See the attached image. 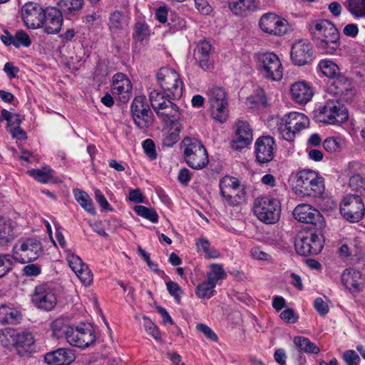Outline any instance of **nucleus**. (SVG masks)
<instances>
[{
  "mask_svg": "<svg viewBox=\"0 0 365 365\" xmlns=\"http://www.w3.org/2000/svg\"><path fill=\"white\" fill-rule=\"evenodd\" d=\"M308 29L317 47L322 53L337 55L340 49V34L333 23L325 19L312 20Z\"/></svg>",
  "mask_w": 365,
  "mask_h": 365,
  "instance_id": "f257e3e1",
  "label": "nucleus"
},
{
  "mask_svg": "<svg viewBox=\"0 0 365 365\" xmlns=\"http://www.w3.org/2000/svg\"><path fill=\"white\" fill-rule=\"evenodd\" d=\"M292 190L299 197L322 196L325 190L324 180L314 170L304 169L299 170L292 178Z\"/></svg>",
  "mask_w": 365,
  "mask_h": 365,
  "instance_id": "f03ea898",
  "label": "nucleus"
},
{
  "mask_svg": "<svg viewBox=\"0 0 365 365\" xmlns=\"http://www.w3.org/2000/svg\"><path fill=\"white\" fill-rule=\"evenodd\" d=\"M253 212L260 221L266 224H274L280 217V200L269 195L258 197L254 201Z\"/></svg>",
  "mask_w": 365,
  "mask_h": 365,
  "instance_id": "7ed1b4c3",
  "label": "nucleus"
},
{
  "mask_svg": "<svg viewBox=\"0 0 365 365\" xmlns=\"http://www.w3.org/2000/svg\"><path fill=\"white\" fill-rule=\"evenodd\" d=\"M150 102L152 108L155 111L157 115L164 122L168 123V121H178L181 115L179 108L173 103L166 95V93L153 90L149 95Z\"/></svg>",
  "mask_w": 365,
  "mask_h": 365,
  "instance_id": "20e7f679",
  "label": "nucleus"
},
{
  "mask_svg": "<svg viewBox=\"0 0 365 365\" xmlns=\"http://www.w3.org/2000/svg\"><path fill=\"white\" fill-rule=\"evenodd\" d=\"M317 67L324 76L334 81L333 86L336 89L334 93L340 96L343 100L348 101L349 97L346 96L352 93L350 83L341 74L338 65L331 60L324 58L319 61Z\"/></svg>",
  "mask_w": 365,
  "mask_h": 365,
  "instance_id": "39448f33",
  "label": "nucleus"
},
{
  "mask_svg": "<svg viewBox=\"0 0 365 365\" xmlns=\"http://www.w3.org/2000/svg\"><path fill=\"white\" fill-rule=\"evenodd\" d=\"M309 125V119L306 115L299 112H290L280 119L277 126L280 136L292 142L296 135Z\"/></svg>",
  "mask_w": 365,
  "mask_h": 365,
  "instance_id": "423d86ee",
  "label": "nucleus"
},
{
  "mask_svg": "<svg viewBox=\"0 0 365 365\" xmlns=\"http://www.w3.org/2000/svg\"><path fill=\"white\" fill-rule=\"evenodd\" d=\"M186 163L192 168L200 170L208 163V155L204 145L196 138L186 137L182 142Z\"/></svg>",
  "mask_w": 365,
  "mask_h": 365,
  "instance_id": "0eeeda50",
  "label": "nucleus"
},
{
  "mask_svg": "<svg viewBox=\"0 0 365 365\" xmlns=\"http://www.w3.org/2000/svg\"><path fill=\"white\" fill-rule=\"evenodd\" d=\"M258 70L264 76L273 81L282 80L284 68L279 56L273 52H259L256 54Z\"/></svg>",
  "mask_w": 365,
  "mask_h": 365,
  "instance_id": "6e6552de",
  "label": "nucleus"
},
{
  "mask_svg": "<svg viewBox=\"0 0 365 365\" xmlns=\"http://www.w3.org/2000/svg\"><path fill=\"white\" fill-rule=\"evenodd\" d=\"M158 84L170 99H178L183 91L180 74L173 68H161L156 74Z\"/></svg>",
  "mask_w": 365,
  "mask_h": 365,
  "instance_id": "1a4fd4ad",
  "label": "nucleus"
},
{
  "mask_svg": "<svg viewBox=\"0 0 365 365\" xmlns=\"http://www.w3.org/2000/svg\"><path fill=\"white\" fill-rule=\"evenodd\" d=\"M317 120L326 124L345 122L349 117L346 108L338 101H328L324 106L314 110Z\"/></svg>",
  "mask_w": 365,
  "mask_h": 365,
  "instance_id": "9d476101",
  "label": "nucleus"
},
{
  "mask_svg": "<svg viewBox=\"0 0 365 365\" xmlns=\"http://www.w3.org/2000/svg\"><path fill=\"white\" fill-rule=\"evenodd\" d=\"M42 252V246L36 239H26L16 243L12 250L13 259L19 263L25 264L36 259Z\"/></svg>",
  "mask_w": 365,
  "mask_h": 365,
  "instance_id": "9b49d317",
  "label": "nucleus"
},
{
  "mask_svg": "<svg viewBox=\"0 0 365 365\" xmlns=\"http://www.w3.org/2000/svg\"><path fill=\"white\" fill-rule=\"evenodd\" d=\"M96 339L95 331L92 325L82 322L78 324H72L66 341L73 346L84 349L93 344Z\"/></svg>",
  "mask_w": 365,
  "mask_h": 365,
  "instance_id": "f8f14e48",
  "label": "nucleus"
},
{
  "mask_svg": "<svg viewBox=\"0 0 365 365\" xmlns=\"http://www.w3.org/2000/svg\"><path fill=\"white\" fill-rule=\"evenodd\" d=\"M365 207L360 196L347 195L340 203V214L346 220L354 223L359 222L364 216Z\"/></svg>",
  "mask_w": 365,
  "mask_h": 365,
  "instance_id": "ddd939ff",
  "label": "nucleus"
},
{
  "mask_svg": "<svg viewBox=\"0 0 365 365\" xmlns=\"http://www.w3.org/2000/svg\"><path fill=\"white\" fill-rule=\"evenodd\" d=\"M220 193L224 200L230 205H235L245 198L244 188L236 178L226 175L220 182Z\"/></svg>",
  "mask_w": 365,
  "mask_h": 365,
  "instance_id": "4468645a",
  "label": "nucleus"
},
{
  "mask_svg": "<svg viewBox=\"0 0 365 365\" xmlns=\"http://www.w3.org/2000/svg\"><path fill=\"white\" fill-rule=\"evenodd\" d=\"M31 302L38 309L52 310L57 302L53 288L48 284H41L35 287L31 295Z\"/></svg>",
  "mask_w": 365,
  "mask_h": 365,
  "instance_id": "2eb2a0df",
  "label": "nucleus"
},
{
  "mask_svg": "<svg viewBox=\"0 0 365 365\" xmlns=\"http://www.w3.org/2000/svg\"><path fill=\"white\" fill-rule=\"evenodd\" d=\"M260 29L265 34L272 36H282L287 31V20L274 13L263 14L259 21Z\"/></svg>",
  "mask_w": 365,
  "mask_h": 365,
  "instance_id": "dca6fc26",
  "label": "nucleus"
},
{
  "mask_svg": "<svg viewBox=\"0 0 365 365\" xmlns=\"http://www.w3.org/2000/svg\"><path fill=\"white\" fill-rule=\"evenodd\" d=\"M293 215L297 221L314 225L317 229H322L324 225L320 212L309 204L298 205L293 211Z\"/></svg>",
  "mask_w": 365,
  "mask_h": 365,
  "instance_id": "f3484780",
  "label": "nucleus"
},
{
  "mask_svg": "<svg viewBox=\"0 0 365 365\" xmlns=\"http://www.w3.org/2000/svg\"><path fill=\"white\" fill-rule=\"evenodd\" d=\"M290 58L297 66H304L313 60V48L312 43L307 39L296 41L292 46Z\"/></svg>",
  "mask_w": 365,
  "mask_h": 365,
  "instance_id": "a211bd4d",
  "label": "nucleus"
},
{
  "mask_svg": "<svg viewBox=\"0 0 365 365\" xmlns=\"http://www.w3.org/2000/svg\"><path fill=\"white\" fill-rule=\"evenodd\" d=\"M341 282L344 289L352 294L362 292L365 287L363 273L355 268L345 269L341 274Z\"/></svg>",
  "mask_w": 365,
  "mask_h": 365,
  "instance_id": "6ab92c4d",
  "label": "nucleus"
},
{
  "mask_svg": "<svg viewBox=\"0 0 365 365\" xmlns=\"http://www.w3.org/2000/svg\"><path fill=\"white\" fill-rule=\"evenodd\" d=\"M294 245L297 252L300 255H317L324 247V240L322 235L314 233L296 240Z\"/></svg>",
  "mask_w": 365,
  "mask_h": 365,
  "instance_id": "aec40b11",
  "label": "nucleus"
},
{
  "mask_svg": "<svg viewBox=\"0 0 365 365\" xmlns=\"http://www.w3.org/2000/svg\"><path fill=\"white\" fill-rule=\"evenodd\" d=\"M44 11L45 9L36 3L25 4L21 9V16L26 26L31 29H40Z\"/></svg>",
  "mask_w": 365,
  "mask_h": 365,
  "instance_id": "412c9836",
  "label": "nucleus"
},
{
  "mask_svg": "<svg viewBox=\"0 0 365 365\" xmlns=\"http://www.w3.org/2000/svg\"><path fill=\"white\" fill-rule=\"evenodd\" d=\"M65 257L70 268L81 282L86 285L90 284L93 280V274L81 257L76 255L73 250H67Z\"/></svg>",
  "mask_w": 365,
  "mask_h": 365,
  "instance_id": "4be33fe9",
  "label": "nucleus"
},
{
  "mask_svg": "<svg viewBox=\"0 0 365 365\" xmlns=\"http://www.w3.org/2000/svg\"><path fill=\"white\" fill-rule=\"evenodd\" d=\"M41 29L47 34H58L63 26V18L61 11L56 7H48L45 9Z\"/></svg>",
  "mask_w": 365,
  "mask_h": 365,
  "instance_id": "5701e85b",
  "label": "nucleus"
},
{
  "mask_svg": "<svg viewBox=\"0 0 365 365\" xmlns=\"http://www.w3.org/2000/svg\"><path fill=\"white\" fill-rule=\"evenodd\" d=\"M274 140L271 136H261L255 143V153L257 160L259 163L270 162L274 155L276 149Z\"/></svg>",
  "mask_w": 365,
  "mask_h": 365,
  "instance_id": "b1692460",
  "label": "nucleus"
},
{
  "mask_svg": "<svg viewBox=\"0 0 365 365\" xmlns=\"http://www.w3.org/2000/svg\"><path fill=\"white\" fill-rule=\"evenodd\" d=\"M253 139L252 129L250 123L244 120L236 123V133L232 140L231 146L234 150H240L249 145Z\"/></svg>",
  "mask_w": 365,
  "mask_h": 365,
  "instance_id": "393cba45",
  "label": "nucleus"
},
{
  "mask_svg": "<svg viewBox=\"0 0 365 365\" xmlns=\"http://www.w3.org/2000/svg\"><path fill=\"white\" fill-rule=\"evenodd\" d=\"M132 83L123 73H118L113 77L112 93L120 102L126 103L132 95Z\"/></svg>",
  "mask_w": 365,
  "mask_h": 365,
  "instance_id": "a878e982",
  "label": "nucleus"
},
{
  "mask_svg": "<svg viewBox=\"0 0 365 365\" xmlns=\"http://www.w3.org/2000/svg\"><path fill=\"white\" fill-rule=\"evenodd\" d=\"M290 94L292 99L295 103L304 105L312 100L314 96V90L309 83L301 81L292 84Z\"/></svg>",
  "mask_w": 365,
  "mask_h": 365,
  "instance_id": "bb28decb",
  "label": "nucleus"
},
{
  "mask_svg": "<svg viewBox=\"0 0 365 365\" xmlns=\"http://www.w3.org/2000/svg\"><path fill=\"white\" fill-rule=\"evenodd\" d=\"M76 359L75 351L70 348H59L44 356L48 365H68Z\"/></svg>",
  "mask_w": 365,
  "mask_h": 365,
  "instance_id": "cd10ccee",
  "label": "nucleus"
},
{
  "mask_svg": "<svg viewBox=\"0 0 365 365\" xmlns=\"http://www.w3.org/2000/svg\"><path fill=\"white\" fill-rule=\"evenodd\" d=\"M259 0H229L228 7L231 12L237 16L245 17L256 11Z\"/></svg>",
  "mask_w": 365,
  "mask_h": 365,
  "instance_id": "c85d7f7f",
  "label": "nucleus"
},
{
  "mask_svg": "<svg viewBox=\"0 0 365 365\" xmlns=\"http://www.w3.org/2000/svg\"><path fill=\"white\" fill-rule=\"evenodd\" d=\"M211 45L209 42L200 41L195 51V58L198 66L204 71H210L213 68L212 62L210 61V54Z\"/></svg>",
  "mask_w": 365,
  "mask_h": 365,
  "instance_id": "c756f323",
  "label": "nucleus"
},
{
  "mask_svg": "<svg viewBox=\"0 0 365 365\" xmlns=\"http://www.w3.org/2000/svg\"><path fill=\"white\" fill-rule=\"evenodd\" d=\"M16 223L8 217L0 216V246H4L17 237Z\"/></svg>",
  "mask_w": 365,
  "mask_h": 365,
  "instance_id": "7c9ffc66",
  "label": "nucleus"
},
{
  "mask_svg": "<svg viewBox=\"0 0 365 365\" xmlns=\"http://www.w3.org/2000/svg\"><path fill=\"white\" fill-rule=\"evenodd\" d=\"M150 35L148 25L144 21H138L134 27L133 34V48H137L138 45H144L148 43Z\"/></svg>",
  "mask_w": 365,
  "mask_h": 365,
  "instance_id": "2f4dec72",
  "label": "nucleus"
},
{
  "mask_svg": "<svg viewBox=\"0 0 365 365\" xmlns=\"http://www.w3.org/2000/svg\"><path fill=\"white\" fill-rule=\"evenodd\" d=\"M130 18L119 11H113L109 18L108 26L113 33H118L120 31L128 28Z\"/></svg>",
  "mask_w": 365,
  "mask_h": 365,
  "instance_id": "473e14b6",
  "label": "nucleus"
},
{
  "mask_svg": "<svg viewBox=\"0 0 365 365\" xmlns=\"http://www.w3.org/2000/svg\"><path fill=\"white\" fill-rule=\"evenodd\" d=\"M27 173L38 182L46 184L53 181L54 170L48 165H45L41 168L31 169L27 171Z\"/></svg>",
  "mask_w": 365,
  "mask_h": 365,
  "instance_id": "72a5a7b5",
  "label": "nucleus"
},
{
  "mask_svg": "<svg viewBox=\"0 0 365 365\" xmlns=\"http://www.w3.org/2000/svg\"><path fill=\"white\" fill-rule=\"evenodd\" d=\"M34 344V339L31 333L21 331L15 335L14 344L19 354L29 351L30 347Z\"/></svg>",
  "mask_w": 365,
  "mask_h": 365,
  "instance_id": "f704fd0d",
  "label": "nucleus"
},
{
  "mask_svg": "<svg viewBox=\"0 0 365 365\" xmlns=\"http://www.w3.org/2000/svg\"><path fill=\"white\" fill-rule=\"evenodd\" d=\"M73 194L75 200L85 211L92 215H96L92 199L86 192L78 188H74Z\"/></svg>",
  "mask_w": 365,
  "mask_h": 365,
  "instance_id": "c9c22d12",
  "label": "nucleus"
},
{
  "mask_svg": "<svg viewBox=\"0 0 365 365\" xmlns=\"http://www.w3.org/2000/svg\"><path fill=\"white\" fill-rule=\"evenodd\" d=\"M22 318V314L18 309L8 306L0 307V322L1 324H17Z\"/></svg>",
  "mask_w": 365,
  "mask_h": 365,
  "instance_id": "e433bc0d",
  "label": "nucleus"
},
{
  "mask_svg": "<svg viewBox=\"0 0 365 365\" xmlns=\"http://www.w3.org/2000/svg\"><path fill=\"white\" fill-rule=\"evenodd\" d=\"M227 274L221 264L212 263L209 266V270L206 274V279L215 287L219 281L226 279Z\"/></svg>",
  "mask_w": 365,
  "mask_h": 365,
  "instance_id": "4c0bfd02",
  "label": "nucleus"
},
{
  "mask_svg": "<svg viewBox=\"0 0 365 365\" xmlns=\"http://www.w3.org/2000/svg\"><path fill=\"white\" fill-rule=\"evenodd\" d=\"M344 6L355 19L365 18V0H346Z\"/></svg>",
  "mask_w": 365,
  "mask_h": 365,
  "instance_id": "58836bf2",
  "label": "nucleus"
},
{
  "mask_svg": "<svg viewBox=\"0 0 365 365\" xmlns=\"http://www.w3.org/2000/svg\"><path fill=\"white\" fill-rule=\"evenodd\" d=\"M294 344L300 352L317 354L320 351L319 347L304 336H295L294 338Z\"/></svg>",
  "mask_w": 365,
  "mask_h": 365,
  "instance_id": "ea45409f",
  "label": "nucleus"
},
{
  "mask_svg": "<svg viewBox=\"0 0 365 365\" xmlns=\"http://www.w3.org/2000/svg\"><path fill=\"white\" fill-rule=\"evenodd\" d=\"M212 119L219 123H225L228 119V103L210 105Z\"/></svg>",
  "mask_w": 365,
  "mask_h": 365,
  "instance_id": "a19ab883",
  "label": "nucleus"
},
{
  "mask_svg": "<svg viewBox=\"0 0 365 365\" xmlns=\"http://www.w3.org/2000/svg\"><path fill=\"white\" fill-rule=\"evenodd\" d=\"M210 105L228 103L227 93L224 88L220 86L212 87L207 93Z\"/></svg>",
  "mask_w": 365,
  "mask_h": 365,
  "instance_id": "79ce46f5",
  "label": "nucleus"
},
{
  "mask_svg": "<svg viewBox=\"0 0 365 365\" xmlns=\"http://www.w3.org/2000/svg\"><path fill=\"white\" fill-rule=\"evenodd\" d=\"M215 287L212 284L204 280L196 287L195 293L200 299H209L216 294Z\"/></svg>",
  "mask_w": 365,
  "mask_h": 365,
  "instance_id": "37998d69",
  "label": "nucleus"
},
{
  "mask_svg": "<svg viewBox=\"0 0 365 365\" xmlns=\"http://www.w3.org/2000/svg\"><path fill=\"white\" fill-rule=\"evenodd\" d=\"M72 325H70L63 318H57L51 323V329L53 335L57 338L64 336L66 339Z\"/></svg>",
  "mask_w": 365,
  "mask_h": 365,
  "instance_id": "c03bdc74",
  "label": "nucleus"
},
{
  "mask_svg": "<svg viewBox=\"0 0 365 365\" xmlns=\"http://www.w3.org/2000/svg\"><path fill=\"white\" fill-rule=\"evenodd\" d=\"M83 0H59L58 6L61 14H71L78 11L83 5Z\"/></svg>",
  "mask_w": 365,
  "mask_h": 365,
  "instance_id": "a18cd8bd",
  "label": "nucleus"
},
{
  "mask_svg": "<svg viewBox=\"0 0 365 365\" xmlns=\"http://www.w3.org/2000/svg\"><path fill=\"white\" fill-rule=\"evenodd\" d=\"M168 123L174 128V131L167 135L163 142L164 145L171 147L180 140L179 134L181 130V125L180 123V118L178 121H168Z\"/></svg>",
  "mask_w": 365,
  "mask_h": 365,
  "instance_id": "49530a36",
  "label": "nucleus"
},
{
  "mask_svg": "<svg viewBox=\"0 0 365 365\" xmlns=\"http://www.w3.org/2000/svg\"><path fill=\"white\" fill-rule=\"evenodd\" d=\"M131 111L133 114L143 115L146 112H150L145 96H138L135 97L131 104Z\"/></svg>",
  "mask_w": 365,
  "mask_h": 365,
  "instance_id": "de8ad7c7",
  "label": "nucleus"
},
{
  "mask_svg": "<svg viewBox=\"0 0 365 365\" xmlns=\"http://www.w3.org/2000/svg\"><path fill=\"white\" fill-rule=\"evenodd\" d=\"M134 211L138 215L148 220L153 223H157L158 222V215L155 210L152 208L143 205H136L134 208Z\"/></svg>",
  "mask_w": 365,
  "mask_h": 365,
  "instance_id": "09e8293b",
  "label": "nucleus"
},
{
  "mask_svg": "<svg viewBox=\"0 0 365 365\" xmlns=\"http://www.w3.org/2000/svg\"><path fill=\"white\" fill-rule=\"evenodd\" d=\"M343 145V140L338 137L327 138L323 142L324 148L329 153L339 151Z\"/></svg>",
  "mask_w": 365,
  "mask_h": 365,
  "instance_id": "8fccbe9b",
  "label": "nucleus"
},
{
  "mask_svg": "<svg viewBox=\"0 0 365 365\" xmlns=\"http://www.w3.org/2000/svg\"><path fill=\"white\" fill-rule=\"evenodd\" d=\"M31 44V38L26 31L19 30L14 35V46L16 48L29 47Z\"/></svg>",
  "mask_w": 365,
  "mask_h": 365,
  "instance_id": "3c124183",
  "label": "nucleus"
},
{
  "mask_svg": "<svg viewBox=\"0 0 365 365\" xmlns=\"http://www.w3.org/2000/svg\"><path fill=\"white\" fill-rule=\"evenodd\" d=\"M12 255L9 254L0 255V278L6 275L12 269Z\"/></svg>",
  "mask_w": 365,
  "mask_h": 365,
  "instance_id": "603ef678",
  "label": "nucleus"
},
{
  "mask_svg": "<svg viewBox=\"0 0 365 365\" xmlns=\"http://www.w3.org/2000/svg\"><path fill=\"white\" fill-rule=\"evenodd\" d=\"M143 319L145 331L155 339H160L161 335L158 327L148 317H143Z\"/></svg>",
  "mask_w": 365,
  "mask_h": 365,
  "instance_id": "864d4df0",
  "label": "nucleus"
},
{
  "mask_svg": "<svg viewBox=\"0 0 365 365\" xmlns=\"http://www.w3.org/2000/svg\"><path fill=\"white\" fill-rule=\"evenodd\" d=\"M150 112H146L143 115L133 114V118L135 124L141 129L147 128L151 123Z\"/></svg>",
  "mask_w": 365,
  "mask_h": 365,
  "instance_id": "5fc2aeb1",
  "label": "nucleus"
},
{
  "mask_svg": "<svg viewBox=\"0 0 365 365\" xmlns=\"http://www.w3.org/2000/svg\"><path fill=\"white\" fill-rule=\"evenodd\" d=\"M166 287L169 294L179 303L182 293V290L179 284L175 282L168 281L166 282Z\"/></svg>",
  "mask_w": 365,
  "mask_h": 365,
  "instance_id": "6e6d98bb",
  "label": "nucleus"
},
{
  "mask_svg": "<svg viewBox=\"0 0 365 365\" xmlns=\"http://www.w3.org/2000/svg\"><path fill=\"white\" fill-rule=\"evenodd\" d=\"M143 148L146 156L151 160L157 158L155 145L153 140L146 139L143 142Z\"/></svg>",
  "mask_w": 365,
  "mask_h": 365,
  "instance_id": "4d7b16f0",
  "label": "nucleus"
},
{
  "mask_svg": "<svg viewBox=\"0 0 365 365\" xmlns=\"http://www.w3.org/2000/svg\"><path fill=\"white\" fill-rule=\"evenodd\" d=\"M342 359L346 365H359L360 357L352 349L346 350L343 353Z\"/></svg>",
  "mask_w": 365,
  "mask_h": 365,
  "instance_id": "13d9d810",
  "label": "nucleus"
},
{
  "mask_svg": "<svg viewBox=\"0 0 365 365\" xmlns=\"http://www.w3.org/2000/svg\"><path fill=\"white\" fill-rule=\"evenodd\" d=\"M55 229H56V240L58 243V245L60 246V247L63 250L64 255L66 254L67 250H71V249H68L67 247L66 241L65 240V237L61 232L62 228L58 224H55Z\"/></svg>",
  "mask_w": 365,
  "mask_h": 365,
  "instance_id": "bf43d9fd",
  "label": "nucleus"
},
{
  "mask_svg": "<svg viewBox=\"0 0 365 365\" xmlns=\"http://www.w3.org/2000/svg\"><path fill=\"white\" fill-rule=\"evenodd\" d=\"M280 319L288 324H294L297 322L298 316L291 308H287L281 312Z\"/></svg>",
  "mask_w": 365,
  "mask_h": 365,
  "instance_id": "052dcab7",
  "label": "nucleus"
},
{
  "mask_svg": "<svg viewBox=\"0 0 365 365\" xmlns=\"http://www.w3.org/2000/svg\"><path fill=\"white\" fill-rule=\"evenodd\" d=\"M196 329L199 331L202 332L210 340L212 341H217L218 337L217 334L207 325L202 323H199L196 325Z\"/></svg>",
  "mask_w": 365,
  "mask_h": 365,
  "instance_id": "680f3d73",
  "label": "nucleus"
},
{
  "mask_svg": "<svg viewBox=\"0 0 365 365\" xmlns=\"http://www.w3.org/2000/svg\"><path fill=\"white\" fill-rule=\"evenodd\" d=\"M349 185L353 190L361 193L365 190V181L359 175L352 176L349 180Z\"/></svg>",
  "mask_w": 365,
  "mask_h": 365,
  "instance_id": "e2e57ef3",
  "label": "nucleus"
},
{
  "mask_svg": "<svg viewBox=\"0 0 365 365\" xmlns=\"http://www.w3.org/2000/svg\"><path fill=\"white\" fill-rule=\"evenodd\" d=\"M94 194L96 200L103 210L111 211L113 210L104 195L100 190L96 189Z\"/></svg>",
  "mask_w": 365,
  "mask_h": 365,
  "instance_id": "0e129e2a",
  "label": "nucleus"
},
{
  "mask_svg": "<svg viewBox=\"0 0 365 365\" xmlns=\"http://www.w3.org/2000/svg\"><path fill=\"white\" fill-rule=\"evenodd\" d=\"M314 307L320 315H325L329 312L327 303L321 297H318L314 300Z\"/></svg>",
  "mask_w": 365,
  "mask_h": 365,
  "instance_id": "69168bd1",
  "label": "nucleus"
},
{
  "mask_svg": "<svg viewBox=\"0 0 365 365\" xmlns=\"http://www.w3.org/2000/svg\"><path fill=\"white\" fill-rule=\"evenodd\" d=\"M41 272V267L35 264H27L23 269L24 274L27 277H37Z\"/></svg>",
  "mask_w": 365,
  "mask_h": 365,
  "instance_id": "338daca9",
  "label": "nucleus"
},
{
  "mask_svg": "<svg viewBox=\"0 0 365 365\" xmlns=\"http://www.w3.org/2000/svg\"><path fill=\"white\" fill-rule=\"evenodd\" d=\"M195 7L202 14H209L212 11V7L207 0H194Z\"/></svg>",
  "mask_w": 365,
  "mask_h": 365,
  "instance_id": "774afa93",
  "label": "nucleus"
}]
</instances>
